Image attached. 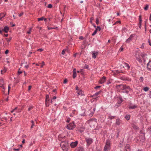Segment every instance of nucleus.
<instances>
[{"instance_id": "obj_1", "label": "nucleus", "mask_w": 151, "mask_h": 151, "mask_svg": "<svg viewBox=\"0 0 151 151\" xmlns=\"http://www.w3.org/2000/svg\"><path fill=\"white\" fill-rule=\"evenodd\" d=\"M85 140L86 142L87 146L88 147L93 142V139L91 138L86 137Z\"/></svg>"}, {"instance_id": "obj_2", "label": "nucleus", "mask_w": 151, "mask_h": 151, "mask_svg": "<svg viewBox=\"0 0 151 151\" xmlns=\"http://www.w3.org/2000/svg\"><path fill=\"white\" fill-rule=\"evenodd\" d=\"M111 149L110 141L109 140L107 141L106 143V145L104 147V150L108 151Z\"/></svg>"}, {"instance_id": "obj_3", "label": "nucleus", "mask_w": 151, "mask_h": 151, "mask_svg": "<svg viewBox=\"0 0 151 151\" xmlns=\"http://www.w3.org/2000/svg\"><path fill=\"white\" fill-rule=\"evenodd\" d=\"M76 127V125L74 124V122L70 123L66 127L69 130H72Z\"/></svg>"}, {"instance_id": "obj_4", "label": "nucleus", "mask_w": 151, "mask_h": 151, "mask_svg": "<svg viewBox=\"0 0 151 151\" xmlns=\"http://www.w3.org/2000/svg\"><path fill=\"white\" fill-rule=\"evenodd\" d=\"M78 142L76 141L75 142H72L70 144V145L71 148H73L75 147L78 144Z\"/></svg>"}, {"instance_id": "obj_5", "label": "nucleus", "mask_w": 151, "mask_h": 151, "mask_svg": "<svg viewBox=\"0 0 151 151\" xmlns=\"http://www.w3.org/2000/svg\"><path fill=\"white\" fill-rule=\"evenodd\" d=\"M76 151H84V148L82 146H79L76 149Z\"/></svg>"}, {"instance_id": "obj_6", "label": "nucleus", "mask_w": 151, "mask_h": 151, "mask_svg": "<svg viewBox=\"0 0 151 151\" xmlns=\"http://www.w3.org/2000/svg\"><path fill=\"white\" fill-rule=\"evenodd\" d=\"M63 143V142H62L60 144V146H61L62 149L64 151H67L68 150V148L65 146Z\"/></svg>"}, {"instance_id": "obj_7", "label": "nucleus", "mask_w": 151, "mask_h": 151, "mask_svg": "<svg viewBox=\"0 0 151 151\" xmlns=\"http://www.w3.org/2000/svg\"><path fill=\"white\" fill-rule=\"evenodd\" d=\"M106 78L104 76H103L99 81V83L100 84H102L106 81Z\"/></svg>"}, {"instance_id": "obj_8", "label": "nucleus", "mask_w": 151, "mask_h": 151, "mask_svg": "<svg viewBox=\"0 0 151 151\" xmlns=\"http://www.w3.org/2000/svg\"><path fill=\"white\" fill-rule=\"evenodd\" d=\"M98 54V52L93 51L92 53V57L93 58H95L96 56Z\"/></svg>"}, {"instance_id": "obj_9", "label": "nucleus", "mask_w": 151, "mask_h": 151, "mask_svg": "<svg viewBox=\"0 0 151 151\" xmlns=\"http://www.w3.org/2000/svg\"><path fill=\"white\" fill-rule=\"evenodd\" d=\"M96 119H91L89 120V122L90 124H92L93 122L96 123Z\"/></svg>"}, {"instance_id": "obj_10", "label": "nucleus", "mask_w": 151, "mask_h": 151, "mask_svg": "<svg viewBox=\"0 0 151 151\" xmlns=\"http://www.w3.org/2000/svg\"><path fill=\"white\" fill-rule=\"evenodd\" d=\"M124 85H122V84H120V85H116V88H118L119 87L120 89H121L122 90H124Z\"/></svg>"}, {"instance_id": "obj_11", "label": "nucleus", "mask_w": 151, "mask_h": 151, "mask_svg": "<svg viewBox=\"0 0 151 151\" xmlns=\"http://www.w3.org/2000/svg\"><path fill=\"white\" fill-rule=\"evenodd\" d=\"M134 35H131L127 39L126 41L127 42H129L130 41L132 40V38L134 37Z\"/></svg>"}, {"instance_id": "obj_12", "label": "nucleus", "mask_w": 151, "mask_h": 151, "mask_svg": "<svg viewBox=\"0 0 151 151\" xmlns=\"http://www.w3.org/2000/svg\"><path fill=\"white\" fill-rule=\"evenodd\" d=\"M147 68L148 69L151 70V61H150L147 64Z\"/></svg>"}, {"instance_id": "obj_13", "label": "nucleus", "mask_w": 151, "mask_h": 151, "mask_svg": "<svg viewBox=\"0 0 151 151\" xmlns=\"http://www.w3.org/2000/svg\"><path fill=\"white\" fill-rule=\"evenodd\" d=\"M121 122H122V121L120 119H116V125L119 126Z\"/></svg>"}, {"instance_id": "obj_14", "label": "nucleus", "mask_w": 151, "mask_h": 151, "mask_svg": "<svg viewBox=\"0 0 151 151\" xmlns=\"http://www.w3.org/2000/svg\"><path fill=\"white\" fill-rule=\"evenodd\" d=\"M121 79L123 81H130V79L127 77H122L121 78Z\"/></svg>"}, {"instance_id": "obj_15", "label": "nucleus", "mask_w": 151, "mask_h": 151, "mask_svg": "<svg viewBox=\"0 0 151 151\" xmlns=\"http://www.w3.org/2000/svg\"><path fill=\"white\" fill-rule=\"evenodd\" d=\"M9 30V27L6 26H5L3 29V31H4L6 33Z\"/></svg>"}, {"instance_id": "obj_16", "label": "nucleus", "mask_w": 151, "mask_h": 151, "mask_svg": "<svg viewBox=\"0 0 151 151\" xmlns=\"http://www.w3.org/2000/svg\"><path fill=\"white\" fill-rule=\"evenodd\" d=\"M44 65L45 63L44 61H42L41 63L38 62V66H40L41 68H42Z\"/></svg>"}, {"instance_id": "obj_17", "label": "nucleus", "mask_w": 151, "mask_h": 151, "mask_svg": "<svg viewBox=\"0 0 151 151\" xmlns=\"http://www.w3.org/2000/svg\"><path fill=\"white\" fill-rule=\"evenodd\" d=\"M124 90H129V91H131V89L130 88L129 86H127L126 85H124Z\"/></svg>"}, {"instance_id": "obj_18", "label": "nucleus", "mask_w": 151, "mask_h": 151, "mask_svg": "<svg viewBox=\"0 0 151 151\" xmlns=\"http://www.w3.org/2000/svg\"><path fill=\"white\" fill-rule=\"evenodd\" d=\"M147 55V54L145 53H142L141 54V55L142 57L144 62L145 61V57Z\"/></svg>"}, {"instance_id": "obj_19", "label": "nucleus", "mask_w": 151, "mask_h": 151, "mask_svg": "<svg viewBox=\"0 0 151 151\" xmlns=\"http://www.w3.org/2000/svg\"><path fill=\"white\" fill-rule=\"evenodd\" d=\"M140 138L141 139V140L144 141L145 138V135L143 134L141 135L140 137Z\"/></svg>"}, {"instance_id": "obj_20", "label": "nucleus", "mask_w": 151, "mask_h": 151, "mask_svg": "<svg viewBox=\"0 0 151 151\" xmlns=\"http://www.w3.org/2000/svg\"><path fill=\"white\" fill-rule=\"evenodd\" d=\"M101 92V91H99L97 92H96L92 96H91V97H93V96H96L98 95Z\"/></svg>"}, {"instance_id": "obj_21", "label": "nucleus", "mask_w": 151, "mask_h": 151, "mask_svg": "<svg viewBox=\"0 0 151 151\" xmlns=\"http://www.w3.org/2000/svg\"><path fill=\"white\" fill-rule=\"evenodd\" d=\"M6 14V13H2L0 14V17H1V19L3 17H4Z\"/></svg>"}, {"instance_id": "obj_22", "label": "nucleus", "mask_w": 151, "mask_h": 151, "mask_svg": "<svg viewBox=\"0 0 151 151\" xmlns=\"http://www.w3.org/2000/svg\"><path fill=\"white\" fill-rule=\"evenodd\" d=\"M137 107V106L135 105H132V106H130L129 107V109H134Z\"/></svg>"}, {"instance_id": "obj_23", "label": "nucleus", "mask_w": 151, "mask_h": 151, "mask_svg": "<svg viewBox=\"0 0 151 151\" xmlns=\"http://www.w3.org/2000/svg\"><path fill=\"white\" fill-rule=\"evenodd\" d=\"M6 70L7 69L6 68H4L3 70H1V74H4V73L6 72Z\"/></svg>"}, {"instance_id": "obj_24", "label": "nucleus", "mask_w": 151, "mask_h": 151, "mask_svg": "<svg viewBox=\"0 0 151 151\" xmlns=\"http://www.w3.org/2000/svg\"><path fill=\"white\" fill-rule=\"evenodd\" d=\"M130 115H127L125 116V118L127 120H129L130 119Z\"/></svg>"}, {"instance_id": "obj_25", "label": "nucleus", "mask_w": 151, "mask_h": 151, "mask_svg": "<svg viewBox=\"0 0 151 151\" xmlns=\"http://www.w3.org/2000/svg\"><path fill=\"white\" fill-rule=\"evenodd\" d=\"M43 20H44L45 21L46 20V19L44 18L43 17H42L40 18H38V21Z\"/></svg>"}, {"instance_id": "obj_26", "label": "nucleus", "mask_w": 151, "mask_h": 151, "mask_svg": "<svg viewBox=\"0 0 151 151\" xmlns=\"http://www.w3.org/2000/svg\"><path fill=\"white\" fill-rule=\"evenodd\" d=\"M130 147V146L129 145H126V146L125 147V149H126V150L128 149L129 150Z\"/></svg>"}, {"instance_id": "obj_27", "label": "nucleus", "mask_w": 151, "mask_h": 151, "mask_svg": "<svg viewBox=\"0 0 151 151\" xmlns=\"http://www.w3.org/2000/svg\"><path fill=\"white\" fill-rule=\"evenodd\" d=\"M49 101H50L46 100L45 104H46V106L47 107L49 106Z\"/></svg>"}, {"instance_id": "obj_28", "label": "nucleus", "mask_w": 151, "mask_h": 151, "mask_svg": "<svg viewBox=\"0 0 151 151\" xmlns=\"http://www.w3.org/2000/svg\"><path fill=\"white\" fill-rule=\"evenodd\" d=\"M147 131L149 134H151V127L148 128Z\"/></svg>"}, {"instance_id": "obj_29", "label": "nucleus", "mask_w": 151, "mask_h": 151, "mask_svg": "<svg viewBox=\"0 0 151 151\" xmlns=\"http://www.w3.org/2000/svg\"><path fill=\"white\" fill-rule=\"evenodd\" d=\"M0 84L2 86H3L4 84V81L2 79H1L0 80ZM0 87H2V86H1Z\"/></svg>"}, {"instance_id": "obj_30", "label": "nucleus", "mask_w": 151, "mask_h": 151, "mask_svg": "<svg viewBox=\"0 0 151 151\" xmlns=\"http://www.w3.org/2000/svg\"><path fill=\"white\" fill-rule=\"evenodd\" d=\"M149 88L148 87H145L144 88H143V90L145 91H147L149 89Z\"/></svg>"}, {"instance_id": "obj_31", "label": "nucleus", "mask_w": 151, "mask_h": 151, "mask_svg": "<svg viewBox=\"0 0 151 151\" xmlns=\"http://www.w3.org/2000/svg\"><path fill=\"white\" fill-rule=\"evenodd\" d=\"M137 60L138 61H139V62L140 63H141L142 62V60H141V58L139 57V58H137Z\"/></svg>"}, {"instance_id": "obj_32", "label": "nucleus", "mask_w": 151, "mask_h": 151, "mask_svg": "<svg viewBox=\"0 0 151 151\" xmlns=\"http://www.w3.org/2000/svg\"><path fill=\"white\" fill-rule=\"evenodd\" d=\"M119 100L118 101L119 103L120 104L122 102V98L119 97Z\"/></svg>"}, {"instance_id": "obj_33", "label": "nucleus", "mask_w": 151, "mask_h": 151, "mask_svg": "<svg viewBox=\"0 0 151 151\" xmlns=\"http://www.w3.org/2000/svg\"><path fill=\"white\" fill-rule=\"evenodd\" d=\"M97 29H96V30H95V31L92 34V35L94 36L95 35H96V33L97 32Z\"/></svg>"}, {"instance_id": "obj_34", "label": "nucleus", "mask_w": 151, "mask_h": 151, "mask_svg": "<svg viewBox=\"0 0 151 151\" xmlns=\"http://www.w3.org/2000/svg\"><path fill=\"white\" fill-rule=\"evenodd\" d=\"M46 100L50 101L49 96L48 95H47L46 96Z\"/></svg>"}, {"instance_id": "obj_35", "label": "nucleus", "mask_w": 151, "mask_h": 151, "mask_svg": "<svg viewBox=\"0 0 151 151\" xmlns=\"http://www.w3.org/2000/svg\"><path fill=\"white\" fill-rule=\"evenodd\" d=\"M139 22H142V19L141 18V16L140 15L139 17Z\"/></svg>"}, {"instance_id": "obj_36", "label": "nucleus", "mask_w": 151, "mask_h": 151, "mask_svg": "<svg viewBox=\"0 0 151 151\" xmlns=\"http://www.w3.org/2000/svg\"><path fill=\"white\" fill-rule=\"evenodd\" d=\"M117 134L116 135V137H118L119 136V133L120 132L119 130V129H117Z\"/></svg>"}, {"instance_id": "obj_37", "label": "nucleus", "mask_w": 151, "mask_h": 151, "mask_svg": "<svg viewBox=\"0 0 151 151\" xmlns=\"http://www.w3.org/2000/svg\"><path fill=\"white\" fill-rule=\"evenodd\" d=\"M78 95H81L82 96L83 95V94L81 92V90H80L79 91L78 93Z\"/></svg>"}, {"instance_id": "obj_38", "label": "nucleus", "mask_w": 151, "mask_h": 151, "mask_svg": "<svg viewBox=\"0 0 151 151\" xmlns=\"http://www.w3.org/2000/svg\"><path fill=\"white\" fill-rule=\"evenodd\" d=\"M32 28H30L29 30L27 31V33L29 34H30L32 31Z\"/></svg>"}, {"instance_id": "obj_39", "label": "nucleus", "mask_w": 151, "mask_h": 151, "mask_svg": "<svg viewBox=\"0 0 151 151\" xmlns=\"http://www.w3.org/2000/svg\"><path fill=\"white\" fill-rule=\"evenodd\" d=\"M76 76V73H73V78H75Z\"/></svg>"}, {"instance_id": "obj_40", "label": "nucleus", "mask_w": 151, "mask_h": 151, "mask_svg": "<svg viewBox=\"0 0 151 151\" xmlns=\"http://www.w3.org/2000/svg\"><path fill=\"white\" fill-rule=\"evenodd\" d=\"M124 90L122 91V92L124 93H126L127 94H128L129 93V91L127 90Z\"/></svg>"}, {"instance_id": "obj_41", "label": "nucleus", "mask_w": 151, "mask_h": 151, "mask_svg": "<svg viewBox=\"0 0 151 151\" xmlns=\"http://www.w3.org/2000/svg\"><path fill=\"white\" fill-rule=\"evenodd\" d=\"M148 7H149L148 5H147L144 8V9L145 10H147L148 9Z\"/></svg>"}, {"instance_id": "obj_42", "label": "nucleus", "mask_w": 151, "mask_h": 151, "mask_svg": "<svg viewBox=\"0 0 151 151\" xmlns=\"http://www.w3.org/2000/svg\"><path fill=\"white\" fill-rule=\"evenodd\" d=\"M96 29H97V31L99 30V31H100L101 30V28L99 26H97V27L96 28Z\"/></svg>"}, {"instance_id": "obj_43", "label": "nucleus", "mask_w": 151, "mask_h": 151, "mask_svg": "<svg viewBox=\"0 0 151 151\" xmlns=\"http://www.w3.org/2000/svg\"><path fill=\"white\" fill-rule=\"evenodd\" d=\"M96 23L97 24H98L99 23V20L98 19V18H96Z\"/></svg>"}, {"instance_id": "obj_44", "label": "nucleus", "mask_w": 151, "mask_h": 151, "mask_svg": "<svg viewBox=\"0 0 151 151\" xmlns=\"http://www.w3.org/2000/svg\"><path fill=\"white\" fill-rule=\"evenodd\" d=\"M52 6L51 4H49L47 6V7L49 8H52Z\"/></svg>"}, {"instance_id": "obj_45", "label": "nucleus", "mask_w": 151, "mask_h": 151, "mask_svg": "<svg viewBox=\"0 0 151 151\" xmlns=\"http://www.w3.org/2000/svg\"><path fill=\"white\" fill-rule=\"evenodd\" d=\"M143 80V77H140L139 78V81L140 82H142Z\"/></svg>"}, {"instance_id": "obj_46", "label": "nucleus", "mask_w": 151, "mask_h": 151, "mask_svg": "<svg viewBox=\"0 0 151 151\" xmlns=\"http://www.w3.org/2000/svg\"><path fill=\"white\" fill-rule=\"evenodd\" d=\"M12 38L10 37L9 38H6V40L7 42H9L11 40Z\"/></svg>"}, {"instance_id": "obj_47", "label": "nucleus", "mask_w": 151, "mask_h": 151, "mask_svg": "<svg viewBox=\"0 0 151 151\" xmlns=\"http://www.w3.org/2000/svg\"><path fill=\"white\" fill-rule=\"evenodd\" d=\"M126 66L127 67L128 69L130 68V66L127 63H125Z\"/></svg>"}, {"instance_id": "obj_48", "label": "nucleus", "mask_w": 151, "mask_h": 151, "mask_svg": "<svg viewBox=\"0 0 151 151\" xmlns=\"http://www.w3.org/2000/svg\"><path fill=\"white\" fill-rule=\"evenodd\" d=\"M141 23L142 22H139L138 24L139 27L140 29L141 27Z\"/></svg>"}, {"instance_id": "obj_49", "label": "nucleus", "mask_w": 151, "mask_h": 151, "mask_svg": "<svg viewBox=\"0 0 151 151\" xmlns=\"http://www.w3.org/2000/svg\"><path fill=\"white\" fill-rule=\"evenodd\" d=\"M23 14H24L23 12H21L20 14H19V17H20L22 16Z\"/></svg>"}, {"instance_id": "obj_50", "label": "nucleus", "mask_w": 151, "mask_h": 151, "mask_svg": "<svg viewBox=\"0 0 151 151\" xmlns=\"http://www.w3.org/2000/svg\"><path fill=\"white\" fill-rule=\"evenodd\" d=\"M90 22H91V23L92 24V21L93 20V18L92 17H91V18H90Z\"/></svg>"}, {"instance_id": "obj_51", "label": "nucleus", "mask_w": 151, "mask_h": 151, "mask_svg": "<svg viewBox=\"0 0 151 151\" xmlns=\"http://www.w3.org/2000/svg\"><path fill=\"white\" fill-rule=\"evenodd\" d=\"M67 79H65L63 83H66L67 82Z\"/></svg>"}, {"instance_id": "obj_52", "label": "nucleus", "mask_w": 151, "mask_h": 151, "mask_svg": "<svg viewBox=\"0 0 151 151\" xmlns=\"http://www.w3.org/2000/svg\"><path fill=\"white\" fill-rule=\"evenodd\" d=\"M11 87H10V85H9L8 87V93H9L10 90V89Z\"/></svg>"}, {"instance_id": "obj_53", "label": "nucleus", "mask_w": 151, "mask_h": 151, "mask_svg": "<svg viewBox=\"0 0 151 151\" xmlns=\"http://www.w3.org/2000/svg\"><path fill=\"white\" fill-rule=\"evenodd\" d=\"M89 68V66L88 65H86L84 66V68H86V69H88Z\"/></svg>"}, {"instance_id": "obj_54", "label": "nucleus", "mask_w": 151, "mask_h": 151, "mask_svg": "<svg viewBox=\"0 0 151 151\" xmlns=\"http://www.w3.org/2000/svg\"><path fill=\"white\" fill-rule=\"evenodd\" d=\"M9 52V51L8 50H6V51H5V54H7Z\"/></svg>"}, {"instance_id": "obj_55", "label": "nucleus", "mask_w": 151, "mask_h": 151, "mask_svg": "<svg viewBox=\"0 0 151 151\" xmlns=\"http://www.w3.org/2000/svg\"><path fill=\"white\" fill-rule=\"evenodd\" d=\"M79 39L80 40H82L83 39V36H81L79 37Z\"/></svg>"}, {"instance_id": "obj_56", "label": "nucleus", "mask_w": 151, "mask_h": 151, "mask_svg": "<svg viewBox=\"0 0 151 151\" xmlns=\"http://www.w3.org/2000/svg\"><path fill=\"white\" fill-rule=\"evenodd\" d=\"M76 68H74L73 70V73H76Z\"/></svg>"}, {"instance_id": "obj_57", "label": "nucleus", "mask_w": 151, "mask_h": 151, "mask_svg": "<svg viewBox=\"0 0 151 151\" xmlns=\"http://www.w3.org/2000/svg\"><path fill=\"white\" fill-rule=\"evenodd\" d=\"M43 50V49L42 48L38 49V51H40V52H42Z\"/></svg>"}, {"instance_id": "obj_58", "label": "nucleus", "mask_w": 151, "mask_h": 151, "mask_svg": "<svg viewBox=\"0 0 151 151\" xmlns=\"http://www.w3.org/2000/svg\"><path fill=\"white\" fill-rule=\"evenodd\" d=\"M31 88H32L31 86H29L28 87V91H29L31 89Z\"/></svg>"}, {"instance_id": "obj_59", "label": "nucleus", "mask_w": 151, "mask_h": 151, "mask_svg": "<svg viewBox=\"0 0 151 151\" xmlns=\"http://www.w3.org/2000/svg\"><path fill=\"white\" fill-rule=\"evenodd\" d=\"M101 87V86H96L95 88V89H97L99 88H100Z\"/></svg>"}, {"instance_id": "obj_60", "label": "nucleus", "mask_w": 151, "mask_h": 151, "mask_svg": "<svg viewBox=\"0 0 151 151\" xmlns=\"http://www.w3.org/2000/svg\"><path fill=\"white\" fill-rule=\"evenodd\" d=\"M149 97L150 98H151V91L150 92Z\"/></svg>"}, {"instance_id": "obj_61", "label": "nucleus", "mask_w": 151, "mask_h": 151, "mask_svg": "<svg viewBox=\"0 0 151 151\" xmlns=\"http://www.w3.org/2000/svg\"><path fill=\"white\" fill-rule=\"evenodd\" d=\"M65 52H64V50H63L62 52V55H64L65 54Z\"/></svg>"}, {"instance_id": "obj_62", "label": "nucleus", "mask_w": 151, "mask_h": 151, "mask_svg": "<svg viewBox=\"0 0 151 151\" xmlns=\"http://www.w3.org/2000/svg\"><path fill=\"white\" fill-rule=\"evenodd\" d=\"M32 107H29V108H28V111H30L32 109Z\"/></svg>"}, {"instance_id": "obj_63", "label": "nucleus", "mask_w": 151, "mask_h": 151, "mask_svg": "<svg viewBox=\"0 0 151 151\" xmlns=\"http://www.w3.org/2000/svg\"><path fill=\"white\" fill-rule=\"evenodd\" d=\"M93 112H91L90 114H89V116H91L93 115Z\"/></svg>"}, {"instance_id": "obj_64", "label": "nucleus", "mask_w": 151, "mask_h": 151, "mask_svg": "<svg viewBox=\"0 0 151 151\" xmlns=\"http://www.w3.org/2000/svg\"><path fill=\"white\" fill-rule=\"evenodd\" d=\"M148 43L151 46V42H150V40H148Z\"/></svg>"}]
</instances>
